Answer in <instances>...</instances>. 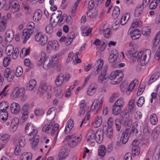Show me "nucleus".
Returning a JSON list of instances; mask_svg holds the SVG:
<instances>
[{
	"mask_svg": "<svg viewBox=\"0 0 160 160\" xmlns=\"http://www.w3.org/2000/svg\"><path fill=\"white\" fill-rule=\"evenodd\" d=\"M138 125L137 124L136 126H133L131 129L130 128H126L125 132L124 130H122L119 133V135H121L120 139V142L123 144H125L128 141L129 137H132L134 135V133L136 136L138 133Z\"/></svg>",
	"mask_w": 160,
	"mask_h": 160,
	"instance_id": "obj_1",
	"label": "nucleus"
},
{
	"mask_svg": "<svg viewBox=\"0 0 160 160\" xmlns=\"http://www.w3.org/2000/svg\"><path fill=\"white\" fill-rule=\"evenodd\" d=\"M20 8L18 2L17 0H0V10L3 9L5 11L10 8L14 10L15 12L18 11Z\"/></svg>",
	"mask_w": 160,
	"mask_h": 160,
	"instance_id": "obj_2",
	"label": "nucleus"
},
{
	"mask_svg": "<svg viewBox=\"0 0 160 160\" xmlns=\"http://www.w3.org/2000/svg\"><path fill=\"white\" fill-rule=\"evenodd\" d=\"M151 56V51L150 49H147L144 51L138 52L136 58L140 62L142 66L145 65L149 61Z\"/></svg>",
	"mask_w": 160,
	"mask_h": 160,
	"instance_id": "obj_3",
	"label": "nucleus"
},
{
	"mask_svg": "<svg viewBox=\"0 0 160 160\" xmlns=\"http://www.w3.org/2000/svg\"><path fill=\"white\" fill-rule=\"evenodd\" d=\"M59 58V56L58 55H55L53 56L51 59L49 60L48 63L46 62L44 63V68L45 69H48L51 67H54V69L57 70H60L61 66L58 63H56L58 61Z\"/></svg>",
	"mask_w": 160,
	"mask_h": 160,
	"instance_id": "obj_4",
	"label": "nucleus"
},
{
	"mask_svg": "<svg viewBox=\"0 0 160 160\" xmlns=\"http://www.w3.org/2000/svg\"><path fill=\"white\" fill-rule=\"evenodd\" d=\"M34 27V23L32 22H31L28 23L27 26V28L23 30L21 38L22 39H23V44L26 43L27 40L29 39L33 32L32 29Z\"/></svg>",
	"mask_w": 160,
	"mask_h": 160,
	"instance_id": "obj_5",
	"label": "nucleus"
},
{
	"mask_svg": "<svg viewBox=\"0 0 160 160\" xmlns=\"http://www.w3.org/2000/svg\"><path fill=\"white\" fill-rule=\"evenodd\" d=\"M124 76L122 71H115L112 72L109 77L111 80L110 83L113 85L119 83L122 80Z\"/></svg>",
	"mask_w": 160,
	"mask_h": 160,
	"instance_id": "obj_6",
	"label": "nucleus"
},
{
	"mask_svg": "<svg viewBox=\"0 0 160 160\" xmlns=\"http://www.w3.org/2000/svg\"><path fill=\"white\" fill-rule=\"evenodd\" d=\"M66 139L68 141V143L69 146L72 148L77 146L82 140L81 137L76 136L75 135H69Z\"/></svg>",
	"mask_w": 160,
	"mask_h": 160,
	"instance_id": "obj_7",
	"label": "nucleus"
},
{
	"mask_svg": "<svg viewBox=\"0 0 160 160\" xmlns=\"http://www.w3.org/2000/svg\"><path fill=\"white\" fill-rule=\"evenodd\" d=\"M59 125L57 124H53L52 122H50L47 126L45 125L43 128L42 131H45L47 133H51L52 135H54L55 132L58 129Z\"/></svg>",
	"mask_w": 160,
	"mask_h": 160,
	"instance_id": "obj_8",
	"label": "nucleus"
},
{
	"mask_svg": "<svg viewBox=\"0 0 160 160\" xmlns=\"http://www.w3.org/2000/svg\"><path fill=\"white\" fill-rule=\"evenodd\" d=\"M25 92V90L24 88H17L14 89L12 93V95L14 98L22 97L25 100L26 99V97L24 95Z\"/></svg>",
	"mask_w": 160,
	"mask_h": 160,
	"instance_id": "obj_9",
	"label": "nucleus"
},
{
	"mask_svg": "<svg viewBox=\"0 0 160 160\" xmlns=\"http://www.w3.org/2000/svg\"><path fill=\"white\" fill-rule=\"evenodd\" d=\"M103 60L101 59L96 61L93 65L94 70H107L108 65L106 64L103 65Z\"/></svg>",
	"mask_w": 160,
	"mask_h": 160,
	"instance_id": "obj_10",
	"label": "nucleus"
},
{
	"mask_svg": "<svg viewBox=\"0 0 160 160\" xmlns=\"http://www.w3.org/2000/svg\"><path fill=\"white\" fill-rule=\"evenodd\" d=\"M25 131L26 134L30 136L37 135L38 133L37 129L34 128L31 123L26 125Z\"/></svg>",
	"mask_w": 160,
	"mask_h": 160,
	"instance_id": "obj_11",
	"label": "nucleus"
},
{
	"mask_svg": "<svg viewBox=\"0 0 160 160\" xmlns=\"http://www.w3.org/2000/svg\"><path fill=\"white\" fill-rule=\"evenodd\" d=\"M100 72L98 77V80L102 83H105L109 79V74L107 73V71H100Z\"/></svg>",
	"mask_w": 160,
	"mask_h": 160,
	"instance_id": "obj_12",
	"label": "nucleus"
},
{
	"mask_svg": "<svg viewBox=\"0 0 160 160\" xmlns=\"http://www.w3.org/2000/svg\"><path fill=\"white\" fill-rule=\"evenodd\" d=\"M30 109V104L28 103L25 104L21 110L22 115V118L26 120L28 118L29 110Z\"/></svg>",
	"mask_w": 160,
	"mask_h": 160,
	"instance_id": "obj_13",
	"label": "nucleus"
},
{
	"mask_svg": "<svg viewBox=\"0 0 160 160\" xmlns=\"http://www.w3.org/2000/svg\"><path fill=\"white\" fill-rule=\"evenodd\" d=\"M102 99L100 100H95L94 101L91 107V110L93 111L94 109L97 108V111H99L102 107Z\"/></svg>",
	"mask_w": 160,
	"mask_h": 160,
	"instance_id": "obj_14",
	"label": "nucleus"
},
{
	"mask_svg": "<svg viewBox=\"0 0 160 160\" xmlns=\"http://www.w3.org/2000/svg\"><path fill=\"white\" fill-rule=\"evenodd\" d=\"M103 131L98 130L96 132L94 140L98 143H101L103 140Z\"/></svg>",
	"mask_w": 160,
	"mask_h": 160,
	"instance_id": "obj_15",
	"label": "nucleus"
},
{
	"mask_svg": "<svg viewBox=\"0 0 160 160\" xmlns=\"http://www.w3.org/2000/svg\"><path fill=\"white\" fill-rule=\"evenodd\" d=\"M20 108L19 105L17 103L13 102L10 106V111L12 113L17 114L19 112Z\"/></svg>",
	"mask_w": 160,
	"mask_h": 160,
	"instance_id": "obj_16",
	"label": "nucleus"
},
{
	"mask_svg": "<svg viewBox=\"0 0 160 160\" xmlns=\"http://www.w3.org/2000/svg\"><path fill=\"white\" fill-rule=\"evenodd\" d=\"M37 85L36 81L34 79L31 80L27 86V89L30 91L35 90V88Z\"/></svg>",
	"mask_w": 160,
	"mask_h": 160,
	"instance_id": "obj_17",
	"label": "nucleus"
},
{
	"mask_svg": "<svg viewBox=\"0 0 160 160\" xmlns=\"http://www.w3.org/2000/svg\"><path fill=\"white\" fill-rule=\"evenodd\" d=\"M14 71H5L4 73V76L5 78L7 79L8 81L11 82L14 77L15 72Z\"/></svg>",
	"mask_w": 160,
	"mask_h": 160,
	"instance_id": "obj_18",
	"label": "nucleus"
},
{
	"mask_svg": "<svg viewBox=\"0 0 160 160\" xmlns=\"http://www.w3.org/2000/svg\"><path fill=\"white\" fill-rule=\"evenodd\" d=\"M97 88V85L91 84L88 88L87 91V94L90 96L93 95L96 92Z\"/></svg>",
	"mask_w": 160,
	"mask_h": 160,
	"instance_id": "obj_19",
	"label": "nucleus"
},
{
	"mask_svg": "<svg viewBox=\"0 0 160 160\" xmlns=\"http://www.w3.org/2000/svg\"><path fill=\"white\" fill-rule=\"evenodd\" d=\"M140 5H138L134 12V15L136 17L140 16L142 13L144 8Z\"/></svg>",
	"mask_w": 160,
	"mask_h": 160,
	"instance_id": "obj_20",
	"label": "nucleus"
},
{
	"mask_svg": "<svg viewBox=\"0 0 160 160\" xmlns=\"http://www.w3.org/2000/svg\"><path fill=\"white\" fill-rule=\"evenodd\" d=\"M64 75L62 73H60L58 76L55 80V83L58 87L61 86L64 81Z\"/></svg>",
	"mask_w": 160,
	"mask_h": 160,
	"instance_id": "obj_21",
	"label": "nucleus"
},
{
	"mask_svg": "<svg viewBox=\"0 0 160 160\" xmlns=\"http://www.w3.org/2000/svg\"><path fill=\"white\" fill-rule=\"evenodd\" d=\"M160 31L155 36L153 41V46L158 48L160 45Z\"/></svg>",
	"mask_w": 160,
	"mask_h": 160,
	"instance_id": "obj_22",
	"label": "nucleus"
},
{
	"mask_svg": "<svg viewBox=\"0 0 160 160\" xmlns=\"http://www.w3.org/2000/svg\"><path fill=\"white\" fill-rule=\"evenodd\" d=\"M42 12L41 10L38 9L36 10L34 13L33 16L34 21L37 22L39 20L42 18Z\"/></svg>",
	"mask_w": 160,
	"mask_h": 160,
	"instance_id": "obj_23",
	"label": "nucleus"
},
{
	"mask_svg": "<svg viewBox=\"0 0 160 160\" xmlns=\"http://www.w3.org/2000/svg\"><path fill=\"white\" fill-rule=\"evenodd\" d=\"M68 151L65 148H62L60 151L59 154V160H63L66 158L68 154Z\"/></svg>",
	"mask_w": 160,
	"mask_h": 160,
	"instance_id": "obj_24",
	"label": "nucleus"
},
{
	"mask_svg": "<svg viewBox=\"0 0 160 160\" xmlns=\"http://www.w3.org/2000/svg\"><path fill=\"white\" fill-rule=\"evenodd\" d=\"M141 35V31L138 29L134 30L131 34L133 40H135L139 38Z\"/></svg>",
	"mask_w": 160,
	"mask_h": 160,
	"instance_id": "obj_25",
	"label": "nucleus"
},
{
	"mask_svg": "<svg viewBox=\"0 0 160 160\" xmlns=\"http://www.w3.org/2000/svg\"><path fill=\"white\" fill-rule=\"evenodd\" d=\"M32 154L30 152H24L20 157L21 160H32Z\"/></svg>",
	"mask_w": 160,
	"mask_h": 160,
	"instance_id": "obj_26",
	"label": "nucleus"
},
{
	"mask_svg": "<svg viewBox=\"0 0 160 160\" xmlns=\"http://www.w3.org/2000/svg\"><path fill=\"white\" fill-rule=\"evenodd\" d=\"M80 108L79 115L81 116L85 113L86 109V104L85 103L84 100H83L81 101L80 105Z\"/></svg>",
	"mask_w": 160,
	"mask_h": 160,
	"instance_id": "obj_27",
	"label": "nucleus"
},
{
	"mask_svg": "<svg viewBox=\"0 0 160 160\" xmlns=\"http://www.w3.org/2000/svg\"><path fill=\"white\" fill-rule=\"evenodd\" d=\"M9 136L8 134L3 135L0 139V144L2 145H4L8 142L9 139Z\"/></svg>",
	"mask_w": 160,
	"mask_h": 160,
	"instance_id": "obj_28",
	"label": "nucleus"
},
{
	"mask_svg": "<svg viewBox=\"0 0 160 160\" xmlns=\"http://www.w3.org/2000/svg\"><path fill=\"white\" fill-rule=\"evenodd\" d=\"M47 88L46 84L44 82H42L38 88V92L40 94L43 93L46 91Z\"/></svg>",
	"mask_w": 160,
	"mask_h": 160,
	"instance_id": "obj_29",
	"label": "nucleus"
},
{
	"mask_svg": "<svg viewBox=\"0 0 160 160\" xmlns=\"http://www.w3.org/2000/svg\"><path fill=\"white\" fill-rule=\"evenodd\" d=\"M102 122V119L101 116H98L94 122L92 123V125L95 128L99 127Z\"/></svg>",
	"mask_w": 160,
	"mask_h": 160,
	"instance_id": "obj_30",
	"label": "nucleus"
},
{
	"mask_svg": "<svg viewBox=\"0 0 160 160\" xmlns=\"http://www.w3.org/2000/svg\"><path fill=\"white\" fill-rule=\"evenodd\" d=\"M0 31L1 32H3L6 28V26L7 23L6 18L5 17H2L0 19Z\"/></svg>",
	"mask_w": 160,
	"mask_h": 160,
	"instance_id": "obj_31",
	"label": "nucleus"
},
{
	"mask_svg": "<svg viewBox=\"0 0 160 160\" xmlns=\"http://www.w3.org/2000/svg\"><path fill=\"white\" fill-rule=\"evenodd\" d=\"M129 113L128 110L127 109L124 110L121 113L120 118L121 119L122 121L127 118H129Z\"/></svg>",
	"mask_w": 160,
	"mask_h": 160,
	"instance_id": "obj_32",
	"label": "nucleus"
},
{
	"mask_svg": "<svg viewBox=\"0 0 160 160\" xmlns=\"http://www.w3.org/2000/svg\"><path fill=\"white\" fill-rule=\"evenodd\" d=\"M14 38V34L12 31H7L6 32V40L7 42H11Z\"/></svg>",
	"mask_w": 160,
	"mask_h": 160,
	"instance_id": "obj_33",
	"label": "nucleus"
},
{
	"mask_svg": "<svg viewBox=\"0 0 160 160\" xmlns=\"http://www.w3.org/2000/svg\"><path fill=\"white\" fill-rule=\"evenodd\" d=\"M130 18V14L128 13L124 14L121 19V24L123 25L127 22Z\"/></svg>",
	"mask_w": 160,
	"mask_h": 160,
	"instance_id": "obj_34",
	"label": "nucleus"
},
{
	"mask_svg": "<svg viewBox=\"0 0 160 160\" xmlns=\"http://www.w3.org/2000/svg\"><path fill=\"white\" fill-rule=\"evenodd\" d=\"M107 150L105 147L103 145H101L100 146L98 150V154L99 156L102 157L104 156Z\"/></svg>",
	"mask_w": 160,
	"mask_h": 160,
	"instance_id": "obj_35",
	"label": "nucleus"
},
{
	"mask_svg": "<svg viewBox=\"0 0 160 160\" xmlns=\"http://www.w3.org/2000/svg\"><path fill=\"white\" fill-rule=\"evenodd\" d=\"M14 49L13 46L12 44H9L7 46L6 48V53L8 56H11L14 51Z\"/></svg>",
	"mask_w": 160,
	"mask_h": 160,
	"instance_id": "obj_36",
	"label": "nucleus"
},
{
	"mask_svg": "<svg viewBox=\"0 0 160 160\" xmlns=\"http://www.w3.org/2000/svg\"><path fill=\"white\" fill-rule=\"evenodd\" d=\"M121 119L120 118H117L114 121L117 130L119 131L121 128L122 122Z\"/></svg>",
	"mask_w": 160,
	"mask_h": 160,
	"instance_id": "obj_37",
	"label": "nucleus"
},
{
	"mask_svg": "<svg viewBox=\"0 0 160 160\" xmlns=\"http://www.w3.org/2000/svg\"><path fill=\"white\" fill-rule=\"evenodd\" d=\"M39 137L38 135H36L34 136L33 139V141L31 142L32 147L33 148H34V149H35L36 146L38 144L39 141Z\"/></svg>",
	"mask_w": 160,
	"mask_h": 160,
	"instance_id": "obj_38",
	"label": "nucleus"
},
{
	"mask_svg": "<svg viewBox=\"0 0 160 160\" xmlns=\"http://www.w3.org/2000/svg\"><path fill=\"white\" fill-rule=\"evenodd\" d=\"M155 152H157V155H153L152 160H158L160 155V147L157 146L155 150Z\"/></svg>",
	"mask_w": 160,
	"mask_h": 160,
	"instance_id": "obj_39",
	"label": "nucleus"
},
{
	"mask_svg": "<svg viewBox=\"0 0 160 160\" xmlns=\"http://www.w3.org/2000/svg\"><path fill=\"white\" fill-rule=\"evenodd\" d=\"M121 107L114 105L112 110V114L115 115H118L121 111Z\"/></svg>",
	"mask_w": 160,
	"mask_h": 160,
	"instance_id": "obj_40",
	"label": "nucleus"
},
{
	"mask_svg": "<svg viewBox=\"0 0 160 160\" xmlns=\"http://www.w3.org/2000/svg\"><path fill=\"white\" fill-rule=\"evenodd\" d=\"M150 121L152 125H155L157 123L158 120L157 116L155 114H153L151 115Z\"/></svg>",
	"mask_w": 160,
	"mask_h": 160,
	"instance_id": "obj_41",
	"label": "nucleus"
},
{
	"mask_svg": "<svg viewBox=\"0 0 160 160\" xmlns=\"http://www.w3.org/2000/svg\"><path fill=\"white\" fill-rule=\"evenodd\" d=\"M96 135V132L93 130H91L89 132L88 134V138L87 139L88 142H89L90 140L94 139Z\"/></svg>",
	"mask_w": 160,
	"mask_h": 160,
	"instance_id": "obj_42",
	"label": "nucleus"
},
{
	"mask_svg": "<svg viewBox=\"0 0 160 160\" xmlns=\"http://www.w3.org/2000/svg\"><path fill=\"white\" fill-rule=\"evenodd\" d=\"M48 41V37L45 35H43L39 40L40 44L42 46L45 45L47 43Z\"/></svg>",
	"mask_w": 160,
	"mask_h": 160,
	"instance_id": "obj_43",
	"label": "nucleus"
},
{
	"mask_svg": "<svg viewBox=\"0 0 160 160\" xmlns=\"http://www.w3.org/2000/svg\"><path fill=\"white\" fill-rule=\"evenodd\" d=\"M62 14V12L61 10H58L56 12L53 13L51 16L50 20L51 21L52 20L53 17L54 18L56 17L57 19L59 18H61Z\"/></svg>",
	"mask_w": 160,
	"mask_h": 160,
	"instance_id": "obj_44",
	"label": "nucleus"
},
{
	"mask_svg": "<svg viewBox=\"0 0 160 160\" xmlns=\"http://www.w3.org/2000/svg\"><path fill=\"white\" fill-rule=\"evenodd\" d=\"M128 110L130 112L133 111L134 107L135 105V101L134 99H132L129 101L128 102Z\"/></svg>",
	"mask_w": 160,
	"mask_h": 160,
	"instance_id": "obj_45",
	"label": "nucleus"
},
{
	"mask_svg": "<svg viewBox=\"0 0 160 160\" xmlns=\"http://www.w3.org/2000/svg\"><path fill=\"white\" fill-rule=\"evenodd\" d=\"M138 52H134V50L131 49L129 51H127L126 52V55L127 56L131 58V57H136L137 54Z\"/></svg>",
	"mask_w": 160,
	"mask_h": 160,
	"instance_id": "obj_46",
	"label": "nucleus"
},
{
	"mask_svg": "<svg viewBox=\"0 0 160 160\" xmlns=\"http://www.w3.org/2000/svg\"><path fill=\"white\" fill-rule=\"evenodd\" d=\"M132 153L135 156L138 155L140 153V149L138 146H133L132 148Z\"/></svg>",
	"mask_w": 160,
	"mask_h": 160,
	"instance_id": "obj_47",
	"label": "nucleus"
},
{
	"mask_svg": "<svg viewBox=\"0 0 160 160\" xmlns=\"http://www.w3.org/2000/svg\"><path fill=\"white\" fill-rule=\"evenodd\" d=\"M124 104V102L122 98H120L118 99L115 102L114 105L119 107L122 108Z\"/></svg>",
	"mask_w": 160,
	"mask_h": 160,
	"instance_id": "obj_48",
	"label": "nucleus"
},
{
	"mask_svg": "<svg viewBox=\"0 0 160 160\" xmlns=\"http://www.w3.org/2000/svg\"><path fill=\"white\" fill-rule=\"evenodd\" d=\"M122 123H123L124 125L126 126V128L127 126L128 127H131L132 123V121L129 118L125 119L123 121H122Z\"/></svg>",
	"mask_w": 160,
	"mask_h": 160,
	"instance_id": "obj_49",
	"label": "nucleus"
},
{
	"mask_svg": "<svg viewBox=\"0 0 160 160\" xmlns=\"http://www.w3.org/2000/svg\"><path fill=\"white\" fill-rule=\"evenodd\" d=\"M41 57L40 60L44 61V62L43 65V67L44 68V63H45V62L46 63H48L49 62H48V57H46V53L45 52H41Z\"/></svg>",
	"mask_w": 160,
	"mask_h": 160,
	"instance_id": "obj_50",
	"label": "nucleus"
},
{
	"mask_svg": "<svg viewBox=\"0 0 160 160\" xmlns=\"http://www.w3.org/2000/svg\"><path fill=\"white\" fill-rule=\"evenodd\" d=\"M117 51L116 52L115 54L112 53L110 56L109 59V61L111 63H112L114 62H115L116 59L117 58V56L116 55V53H118L117 52Z\"/></svg>",
	"mask_w": 160,
	"mask_h": 160,
	"instance_id": "obj_51",
	"label": "nucleus"
},
{
	"mask_svg": "<svg viewBox=\"0 0 160 160\" xmlns=\"http://www.w3.org/2000/svg\"><path fill=\"white\" fill-rule=\"evenodd\" d=\"M157 95L160 99V87L158 86L157 88L156 93L153 92L151 94L152 98H155Z\"/></svg>",
	"mask_w": 160,
	"mask_h": 160,
	"instance_id": "obj_52",
	"label": "nucleus"
},
{
	"mask_svg": "<svg viewBox=\"0 0 160 160\" xmlns=\"http://www.w3.org/2000/svg\"><path fill=\"white\" fill-rule=\"evenodd\" d=\"M144 102V98L143 97H140L136 102L137 105L139 107H142Z\"/></svg>",
	"mask_w": 160,
	"mask_h": 160,
	"instance_id": "obj_53",
	"label": "nucleus"
},
{
	"mask_svg": "<svg viewBox=\"0 0 160 160\" xmlns=\"http://www.w3.org/2000/svg\"><path fill=\"white\" fill-rule=\"evenodd\" d=\"M30 48H24L22 50L20 54H23V53L24 52L23 55L25 56H27L29 55L30 53Z\"/></svg>",
	"mask_w": 160,
	"mask_h": 160,
	"instance_id": "obj_54",
	"label": "nucleus"
},
{
	"mask_svg": "<svg viewBox=\"0 0 160 160\" xmlns=\"http://www.w3.org/2000/svg\"><path fill=\"white\" fill-rule=\"evenodd\" d=\"M104 133L106 135L107 137L111 138L113 135L112 129L111 128H109L106 130Z\"/></svg>",
	"mask_w": 160,
	"mask_h": 160,
	"instance_id": "obj_55",
	"label": "nucleus"
},
{
	"mask_svg": "<svg viewBox=\"0 0 160 160\" xmlns=\"http://www.w3.org/2000/svg\"><path fill=\"white\" fill-rule=\"evenodd\" d=\"M142 33L144 35H149L150 33V30L148 27H143L142 30Z\"/></svg>",
	"mask_w": 160,
	"mask_h": 160,
	"instance_id": "obj_56",
	"label": "nucleus"
},
{
	"mask_svg": "<svg viewBox=\"0 0 160 160\" xmlns=\"http://www.w3.org/2000/svg\"><path fill=\"white\" fill-rule=\"evenodd\" d=\"M35 115L37 116H41L44 114V112L42 109H36L34 110Z\"/></svg>",
	"mask_w": 160,
	"mask_h": 160,
	"instance_id": "obj_57",
	"label": "nucleus"
},
{
	"mask_svg": "<svg viewBox=\"0 0 160 160\" xmlns=\"http://www.w3.org/2000/svg\"><path fill=\"white\" fill-rule=\"evenodd\" d=\"M158 2L160 3L159 1L156 0H153L150 3L149 5V8L151 9H153L156 8L157 6V2Z\"/></svg>",
	"mask_w": 160,
	"mask_h": 160,
	"instance_id": "obj_58",
	"label": "nucleus"
},
{
	"mask_svg": "<svg viewBox=\"0 0 160 160\" xmlns=\"http://www.w3.org/2000/svg\"><path fill=\"white\" fill-rule=\"evenodd\" d=\"M53 28L51 25H48L47 26L46 28V33L49 34L51 35L53 32Z\"/></svg>",
	"mask_w": 160,
	"mask_h": 160,
	"instance_id": "obj_59",
	"label": "nucleus"
},
{
	"mask_svg": "<svg viewBox=\"0 0 160 160\" xmlns=\"http://www.w3.org/2000/svg\"><path fill=\"white\" fill-rule=\"evenodd\" d=\"M133 84L134 83H133V82H132L130 83L129 86L127 88V93H128V92H130L132 91L133 90L134 88L136 86Z\"/></svg>",
	"mask_w": 160,
	"mask_h": 160,
	"instance_id": "obj_60",
	"label": "nucleus"
},
{
	"mask_svg": "<svg viewBox=\"0 0 160 160\" xmlns=\"http://www.w3.org/2000/svg\"><path fill=\"white\" fill-rule=\"evenodd\" d=\"M25 138L22 137L18 140V143L19 146L21 147H23L25 144Z\"/></svg>",
	"mask_w": 160,
	"mask_h": 160,
	"instance_id": "obj_61",
	"label": "nucleus"
},
{
	"mask_svg": "<svg viewBox=\"0 0 160 160\" xmlns=\"http://www.w3.org/2000/svg\"><path fill=\"white\" fill-rule=\"evenodd\" d=\"M123 160H132L131 154L130 152L126 153L124 156Z\"/></svg>",
	"mask_w": 160,
	"mask_h": 160,
	"instance_id": "obj_62",
	"label": "nucleus"
},
{
	"mask_svg": "<svg viewBox=\"0 0 160 160\" xmlns=\"http://www.w3.org/2000/svg\"><path fill=\"white\" fill-rule=\"evenodd\" d=\"M143 132L145 135L148 136L150 134V130L148 126H146L143 128Z\"/></svg>",
	"mask_w": 160,
	"mask_h": 160,
	"instance_id": "obj_63",
	"label": "nucleus"
},
{
	"mask_svg": "<svg viewBox=\"0 0 160 160\" xmlns=\"http://www.w3.org/2000/svg\"><path fill=\"white\" fill-rule=\"evenodd\" d=\"M94 6V2L92 0H90L88 4V9L90 11L92 10Z\"/></svg>",
	"mask_w": 160,
	"mask_h": 160,
	"instance_id": "obj_64",
	"label": "nucleus"
}]
</instances>
